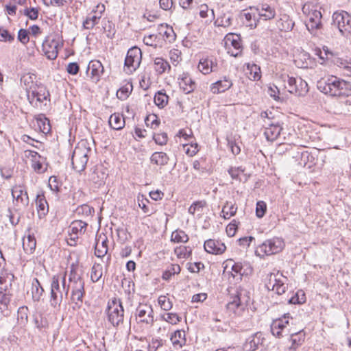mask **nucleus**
Listing matches in <instances>:
<instances>
[{
  "label": "nucleus",
  "instance_id": "obj_1",
  "mask_svg": "<svg viewBox=\"0 0 351 351\" xmlns=\"http://www.w3.org/2000/svg\"><path fill=\"white\" fill-rule=\"evenodd\" d=\"M318 89L332 97L348 96L351 93V84L336 76L322 79L317 82Z\"/></svg>",
  "mask_w": 351,
  "mask_h": 351
},
{
  "label": "nucleus",
  "instance_id": "obj_2",
  "mask_svg": "<svg viewBox=\"0 0 351 351\" xmlns=\"http://www.w3.org/2000/svg\"><path fill=\"white\" fill-rule=\"evenodd\" d=\"M66 275L53 276L51 283L50 304L54 308L60 307L64 295L66 296L69 286L66 287Z\"/></svg>",
  "mask_w": 351,
  "mask_h": 351
},
{
  "label": "nucleus",
  "instance_id": "obj_3",
  "mask_svg": "<svg viewBox=\"0 0 351 351\" xmlns=\"http://www.w3.org/2000/svg\"><path fill=\"white\" fill-rule=\"evenodd\" d=\"M90 152L91 149L86 140H82L77 144L71 157L72 166L76 171L81 172L85 169Z\"/></svg>",
  "mask_w": 351,
  "mask_h": 351
},
{
  "label": "nucleus",
  "instance_id": "obj_4",
  "mask_svg": "<svg viewBox=\"0 0 351 351\" xmlns=\"http://www.w3.org/2000/svg\"><path fill=\"white\" fill-rule=\"evenodd\" d=\"M285 246V242L282 239L274 237L258 245L255 250V254L260 257L276 254L280 252Z\"/></svg>",
  "mask_w": 351,
  "mask_h": 351
},
{
  "label": "nucleus",
  "instance_id": "obj_5",
  "mask_svg": "<svg viewBox=\"0 0 351 351\" xmlns=\"http://www.w3.org/2000/svg\"><path fill=\"white\" fill-rule=\"evenodd\" d=\"M135 317L138 324L143 328L152 326L154 322V311L151 305L140 304L135 312Z\"/></svg>",
  "mask_w": 351,
  "mask_h": 351
},
{
  "label": "nucleus",
  "instance_id": "obj_6",
  "mask_svg": "<svg viewBox=\"0 0 351 351\" xmlns=\"http://www.w3.org/2000/svg\"><path fill=\"white\" fill-rule=\"evenodd\" d=\"M108 317L109 322L114 326H118L123 322L124 311L119 300L114 299L108 302Z\"/></svg>",
  "mask_w": 351,
  "mask_h": 351
},
{
  "label": "nucleus",
  "instance_id": "obj_7",
  "mask_svg": "<svg viewBox=\"0 0 351 351\" xmlns=\"http://www.w3.org/2000/svg\"><path fill=\"white\" fill-rule=\"evenodd\" d=\"M283 77L284 82H287L285 88L290 93L298 96H304L308 93V84L301 77L295 78L289 75L283 76Z\"/></svg>",
  "mask_w": 351,
  "mask_h": 351
},
{
  "label": "nucleus",
  "instance_id": "obj_8",
  "mask_svg": "<svg viewBox=\"0 0 351 351\" xmlns=\"http://www.w3.org/2000/svg\"><path fill=\"white\" fill-rule=\"evenodd\" d=\"M141 59L142 53L141 49L137 47L130 48L128 51L125 59V71L128 74L132 73L139 67Z\"/></svg>",
  "mask_w": 351,
  "mask_h": 351
},
{
  "label": "nucleus",
  "instance_id": "obj_9",
  "mask_svg": "<svg viewBox=\"0 0 351 351\" xmlns=\"http://www.w3.org/2000/svg\"><path fill=\"white\" fill-rule=\"evenodd\" d=\"M332 18L341 34L346 38H350L351 16L346 12H341L334 13Z\"/></svg>",
  "mask_w": 351,
  "mask_h": 351
},
{
  "label": "nucleus",
  "instance_id": "obj_10",
  "mask_svg": "<svg viewBox=\"0 0 351 351\" xmlns=\"http://www.w3.org/2000/svg\"><path fill=\"white\" fill-rule=\"evenodd\" d=\"M287 278L281 273H271L268 277L266 287L269 290H272L278 295L284 293L287 289Z\"/></svg>",
  "mask_w": 351,
  "mask_h": 351
},
{
  "label": "nucleus",
  "instance_id": "obj_11",
  "mask_svg": "<svg viewBox=\"0 0 351 351\" xmlns=\"http://www.w3.org/2000/svg\"><path fill=\"white\" fill-rule=\"evenodd\" d=\"M59 40L54 36H47L43 43L42 48L46 57L49 60H55L58 54Z\"/></svg>",
  "mask_w": 351,
  "mask_h": 351
},
{
  "label": "nucleus",
  "instance_id": "obj_12",
  "mask_svg": "<svg viewBox=\"0 0 351 351\" xmlns=\"http://www.w3.org/2000/svg\"><path fill=\"white\" fill-rule=\"evenodd\" d=\"M12 196L16 206L26 208L29 204V197L23 185L16 184L12 189Z\"/></svg>",
  "mask_w": 351,
  "mask_h": 351
},
{
  "label": "nucleus",
  "instance_id": "obj_13",
  "mask_svg": "<svg viewBox=\"0 0 351 351\" xmlns=\"http://www.w3.org/2000/svg\"><path fill=\"white\" fill-rule=\"evenodd\" d=\"M38 90H34L31 93L27 94V98L29 102L36 107L41 108L44 101H49V93L44 87H38Z\"/></svg>",
  "mask_w": 351,
  "mask_h": 351
},
{
  "label": "nucleus",
  "instance_id": "obj_14",
  "mask_svg": "<svg viewBox=\"0 0 351 351\" xmlns=\"http://www.w3.org/2000/svg\"><path fill=\"white\" fill-rule=\"evenodd\" d=\"M290 317V314H285L283 318L274 320L271 325V331L274 336L280 338L283 337V334L288 335L287 332L289 330L287 328L289 325L288 319Z\"/></svg>",
  "mask_w": 351,
  "mask_h": 351
},
{
  "label": "nucleus",
  "instance_id": "obj_15",
  "mask_svg": "<svg viewBox=\"0 0 351 351\" xmlns=\"http://www.w3.org/2000/svg\"><path fill=\"white\" fill-rule=\"evenodd\" d=\"M265 132L264 134L267 141H274L279 136L282 128L278 123L269 121V119L264 120Z\"/></svg>",
  "mask_w": 351,
  "mask_h": 351
},
{
  "label": "nucleus",
  "instance_id": "obj_16",
  "mask_svg": "<svg viewBox=\"0 0 351 351\" xmlns=\"http://www.w3.org/2000/svg\"><path fill=\"white\" fill-rule=\"evenodd\" d=\"M108 239L105 234H99L96 237L95 246V254L99 257H104L107 254L108 250Z\"/></svg>",
  "mask_w": 351,
  "mask_h": 351
},
{
  "label": "nucleus",
  "instance_id": "obj_17",
  "mask_svg": "<svg viewBox=\"0 0 351 351\" xmlns=\"http://www.w3.org/2000/svg\"><path fill=\"white\" fill-rule=\"evenodd\" d=\"M198 69L204 75L215 72L217 70V62L215 58L207 57L199 60Z\"/></svg>",
  "mask_w": 351,
  "mask_h": 351
},
{
  "label": "nucleus",
  "instance_id": "obj_18",
  "mask_svg": "<svg viewBox=\"0 0 351 351\" xmlns=\"http://www.w3.org/2000/svg\"><path fill=\"white\" fill-rule=\"evenodd\" d=\"M204 247L208 253L213 254H221L226 249L223 243L220 241L213 239H208L206 241L204 242Z\"/></svg>",
  "mask_w": 351,
  "mask_h": 351
},
{
  "label": "nucleus",
  "instance_id": "obj_19",
  "mask_svg": "<svg viewBox=\"0 0 351 351\" xmlns=\"http://www.w3.org/2000/svg\"><path fill=\"white\" fill-rule=\"evenodd\" d=\"M232 86V82L229 77L225 76L223 79L213 83L210 89L213 94H219L230 89Z\"/></svg>",
  "mask_w": 351,
  "mask_h": 351
},
{
  "label": "nucleus",
  "instance_id": "obj_20",
  "mask_svg": "<svg viewBox=\"0 0 351 351\" xmlns=\"http://www.w3.org/2000/svg\"><path fill=\"white\" fill-rule=\"evenodd\" d=\"M104 71V66L99 60H91L88 65L87 73L90 71V77L95 82L99 81Z\"/></svg>",
  "mask_w": 351,
  "mask_h": 351
},
{
  "label": "nucleus",
  "instance_id": "obj_21",
  "mask_svg": "<svg viewBox=\"0 0 351 351\" xmlns=\"http://www.w3.org/2000/svg\"><path fill=\"white\" fill-rule=\"evenodd\" d=\"M306 16L308 18V21L306 22V26L309 31H313L320 27L322 25L321 19L322 16L319 10L317 9L316 10H314V12H311Z\"/></svg>",
  "mask_w": 351,
  "mask_h": 351
},
{
  "label": "nucleus",
  "instance_id": "obj_22",
  "mask_svg": "<svg viewBox=\"0 0 351 351\" xmlns=\"http://www.w3.org/2000/svg\"><path fill=\"white\" fill-rule=\"evenodd\" d=\"M226 45L233 47L234 50L229 48L228 53L231 54V56L237 57L241 52V39L238 35L235 34H230L226 37Z\"/></svg>",
  "mask_w": 351,
  "mask_h": 351
},
{
  "label": "nucleus",
  "instance_id": "obj_23",
  "mask_svg": "<svg viewBox=\"0 0 351 351\" xmlns=\"http://www.w3.org/2000/svg\"><path fill=\"white\" fill-rule=\"evenodd\" d=\"M106 178L107 174L102 167L94 168L88 176V180L98 186L104 184Z\"/></svg>",
  "mask_w": 351,
  "mask_h": 351
},
{
  "label": "nucleus",
  "instance_id": "obj_24",
  "mask_svg": "<svg viewBox=\"0 0 351 351\" xmlns=\"http://www.w3.org/2000/svg\"><path fill=\"white\" fill-rule=\"evenodd\" d=\"M179 80L180 88L186 93L189 94L195 88V82L192 80L188 73H182Z\"/></svg>",
  "mask_w": 351,
  "mask_h": 351
},
{
  "label": "nucleus",
  "instance_id": "obj_25",
  "mask_svg": "<svg viewBox=\"0 0 351 351\" xmlns=\"http://www.w3.org/2000/svg\"><path fill=\"white\" fill-rule=\"evenodd\" d=\"M261 343V333L257 332L246 339L243 345V351H255Z\"/></svg>",
  "mask_w": 351,
  "mask_h": 351
},
{
  "label": "nucleus",
  "instance_id": "obj_26",
  "mask_svg": "<svg viewBox=\"0 0 351 351\" xmlns=\"http://www.w3.org/2000/svg\"><path fill=\"white\" fill-rule=\"evenodd\" d=\"M36 204L38 217L44 218L49 212V205L43 194H38L36 196Z\"/></svg>",
  "mask_w": 351,
  "mask_h": 351
},
{
  "label": "nucleus",
  "instance_id": "obj_27",
  "mask_svg": "<svg viewBox=\"0 0 351 351\" xmlns=\"http://www.w3.org/2000/svg\"><path fill=\"white\" fill-rule=\"evenodd\" d=\"M227 309L229 312L232 313L236 316H241L245 309V306L241 302L240 298L237 295L232 302L227 304Z\"/></svg>",
  "mask_w": 351,
  "mask_h": 351
},
{
  "label": "nucleus",
  "instance_id": "obj_28",
  "mask_svg": "<svg viewBox=\"0 0 351 351\" xmlns=\"http://www.w3.org/2000/svg\"><path fill=\"white\" fill-rule=\"evenodd\" d=\"M36 75L33 73H25L21 78V83L25 88L27 95L36 89Z\"/></svg>",
  "mask_w": 351,
  "mask_h": 351
},
{
  "label": "nucleus",
  "instance_id": "obj_29",
  "mask_svg": "<svg viewBox=\"0 0 351 351\" xmlns=\"http://www.w3.org/2000/svg\"><path fill=\"white\" fill-rule=\"evenodd\" d=\"M260 67L254 63L246 64L245 74L250 80H258L261 77Z\"/></svg>",
  "mask_w": 351,
  "mask_h": 351
},
{
  "label": "nucleus",
  "instance_id": "obj_30",
  "mask_svg": "<svg viewBox=\"0 0 351 351\" xmlns=\"http://www.w3.org/2000/svg\"><path fill=\"white\" fill-rule=\"evenodd\" d=\"M261 19L265 21L271 20L275 17V10L267 4H263L260 8H257Z\"/></svg>",
  "mask_w": 351,
  "mask_h": 351
},
{
  "label": "nucleus",
  "instance_id": "obj_31",
  "mask_svg": "<svg viewBox=\"0 0 351 351\" xmlns=\"http://www.w3.org/2000/svg\"><path fill=\"white\" fill-rule=\"evenodd\" d=\"M159 34L162 36L167 41L173 42L176 40V34L171 27L167 24H160L158 28Z\"/></svg>",
  "mask_w": 351,
  "mask_h": 351
},
{
  "label": "nucleus",
  "instance_id": "obj_32",
  "mask_svg": "<svg viewBox=\"0 0 351 351\" xmlns=\"http://www.w3.org/2000/svg\"><path fill=\"white\" fill-rule=\"evenodd\" d=\"M36 245V239L34 235L28 234L23 239V248L27 254H32Z\"/></svg>",
  "mask_w": 351,
  "mask_h": 351
},
{
  "label": "nucleus",
  "instance_id": "obj_33",
  "mask_svg": "<svg viewBox=\"0 0 351 351\" xmlns=\"http://www.w3.org/2000/svg\"><path fill=\"white\" fill-rule=\"evenodd\" d=\"M332 62L337 66L343 69V74L344 75L351 77V63L347 60H343L339 57H331Z\"/></svg>",
  "mask_w": 351,
  "mask_h": 351
},
{
  "label": "nucleus",
  "instance_id": "obj_34",
  "mask_svg": "<svg viewBox=\"0 0 351 351\" xmlns=\"http://www.w3.org/2000/svg\"><path fill=\"white\" fill-rule=\"evenodd\" d=\"M228 173L232 179L239 180L241 182H246L248 179V175L245 173V169L241 167H231Z\"/></svg>",
  "mask_w": 351,
  "mask_h": 351
},
{
  "label": "nucleus",
  "instance_id": "obj_35",
  "mask_svg": "<svg viewBox=\"0 0 351 351\" xmlns=\"http://www.w3.org/2000/svg\"><path fill=\"white\" fill-rule=\"evenodd\" d=\"M109 124L114 130H121L125 125V120L123 116L120 114H112L109 118Z\"/></svg>",
  "mask_w": 351,
  "mask_h": 351
},
{
  "label": "nucleus",
  "instance_id": "obj_36",
  "mask_svg": "<svg viewBox=\"0 0 351 351\" xmlns=\"http://www.w3.org/2000/svg\"><path fill=\"white\" fill-rule=\"evenodd\" d=\"M151 162L158 165V166H164L168 163L169 161V157L167 155L166 153L158 152H154L151 158Z\"/></svg>",
  "mask_w": 351,
  "mask_h": 351
},
{
  "label": "nucleus",
  "instance_id": "obj_37",
  "mask_svg": "<svg viewBox=\"0 0 351 351\" xmlns=\"http://www.w3.org/2000/svg\"><path fill=\"white\" fill-rule=\"evenodd\" d=\"M100 19L101 14H97L96 11L93 10V13H90L83 22V26L87 29H92L99 23Z\"/></svg>",
  "mask_w": 351,
  "mask_h": 351
},
{
  "label": "nucleus",
  "instance_id": "obj_38",
  "mask_svg": "<svg viewBox=\"0 0 351 351\" xmlns=\"http://www.w3.org/2000/svg\"><path fill=\"white\" fill-rule=\"evenodd\" d=\"M44 293V289L41 287L40 282L37 278H34L32 283V295L34 301H39Z\"/></svg>",
  "mask_w": 351,
  "mask_h": 351
},
{
  "label": "nucleus",
  "instance_id": "obj_39",
  "mask_svg": "<svg viewBox=\"0 0 351 351\" xmlns=\"http://www.w3.org/2000/svg\"><path fill=\"white\" fill-rule=\"evenodd\" d=\"M87 223L81 220L73 221L69 227L72 233L82 235L86 232Z\"/></svg>",
  "mask_w": 351,
  "mask_h": 351
},
{
  "label": "nucleus",
  "instance_id": "obj_40",
  "mask_svg": "<svg viewBox=\"0 0 351 351\" xmlns=\"http://www.w3.org/2000/svg\"><path fill=\"white\" fill-rule=\"evenodd\" d=\"M69 280L71 282L72 292L84 290V282L79 276L75 274L72 276V274H71ZM69 286L70 287V285Z\"/></svg>",
  "mask_w": 351,
  "mask_h": 351
},
{
  "label": "nucleus",
  "instance_id": "obj_41",
  "mask_svg": "<svg viewBox=\"0 0 351 351\" xmlns=\"http://www.w3.org/2000/svg\"><path fill=\"white\" fill-rule=\"evenodd\" d=\"M228 266L231 267L232 276L234 278H237V280H241V276L244 274L242 264L240 263H234L232 260H229L226 267Z\"/></svg>",
  "mask_w": 351,
  "mask_h": 351
},
{
  "label": "nucleus",
  "instance_id": "obj_42",
  "mask_svg": "<svg viewBox=\"0 0 351 351\" xmlns=\"http://www.w3.org/2000/svg\"><path fill=\"white\" fill-rule=\"evenodd\" d=\"M171 341L174 346H178L179 348L185 344V332L184 330H176L171 337Z\"/></svg>",
  "mask_w": 351,
  "mask_h": 351
},
{
  "label": "nucleus",
  "instance_id": "obj_43",
  "mask_svg": "<svg viewBox=\"0 0 351 351\" xmlns=\"http://www.w3.org/2000/svg\"><path fill=\"white\" fill-rule=\"evenodd\" d=\"M171 66L168 62L162 58H156L154 60V69L158 74L165 73L167 69L169 70Z\"/></svg>",
  "mask_w": 351,
  "mask_h": 351
},
{
  "label": "nucleus",
  "instance_id": "obj_44",
  "mask_svg": "<svg viewBox=\"0 0 351 351\" xmlns=\"http://www.w3.org/2000/svg\"><path fill=\"white\" fill-rule=\"evenodd\" d=\"M11 298L9 295L0 292V317L8 313Z\"/></svg>",
  "mask_w": 351,
  "mask_h": 351
},
{
  "label": "nucleus",
  "instance_id": "obj_45",
  "mask_svg": "<svg viewBox=\"0 0 351 351\" xmlns=\"http://www.w3.org/2000/svg\"><path fill=\"white\" fill-rule=\"evenodd\" d=\"M304 5L302 11L306 16L308 15L311 12H314L318 8L317 0H303Z\"/></svg>",
  "mask_w": 351,
  "mask_h": 351
},
{
  "label": "nucleus",
  "instance_id": "obj_46",
  "mask_svg": "<svg viewBox=\"0 0 351 351\" xmlns=\"http://www.w3.org/2000/svg\"><path fill=\"white\" fill-rule=\"evenodd\" d=\"M171 241L174 243H186L189 237L183 230H176L172 232Z\"/></svg>",
  "mask_w": 351,
  "mask_h": 351
},
{
  "label": "nucleus",
  "instance_id": "obj_47",
  "mask_svg": "<svg viewBox=\"0 0 351 351\" xmlns=\"http://www.w3.org/2000/svg\"><path fill=\"white\" fill-rule=\"evenodd\" d=\"M168 99V95L161 91H158L154 96V103L159 108H163L167 104Z\"/></svg>",
  "mask_w": 351,
  "mask_h": 351
},
{
  "label": "nucleus",
  "instance_id": "obj_48",
  "mask_svg": "<svg viewBox=\"0 0 351 351\" xmlns=\"http://www.w3.org/2000/svg\"><path fill=\"white\" fill-rule=\"evenodd\" d=\"M294 23L287 16L281 18L278 23V27L282 31L288 32L293 29Z\"/></svg>",
  "mask_w": 351,
  "mask_h": 351
},
{
  "label": "nucleus",
  "instance_id": "obj_49",
  "mask_svg": "<svg viewBox=\"0 0 351 351\" xmlns=\"http://www.w3.org/2000/svg\"><path fill=\"white\" fill-rule=\"evenodd\" d=\"M237 207L234 204L227 202L222 208L223 216L225 219H229L235 215Z\"/></svg>",
  "mask_w": 351,
  "mask_h": 351
},
{
  "label": "nucleus",
  "instance_id": "obj_50",
  "mask_svg": "<svg viewBox=\"0 0 351 351\" xmlns=\"http://www.w3.org/2000/svg\"><path fill=\"white\" fill-rule=\"evenodd\" d=\"M103 275V267L100 264H95L91 269L90 278L93 282H97Z\"/></svg>",
  "mask_w": 351,
  "mask_h": 351
},
{
  "label": "nucleus",
  "instance_id": "obj_51",
  "mask_svg": "<svg viewBox=\"0 0 351 351\" xmlns=\"http://www.w3.org/2000/svg\"><path fill=\"white\" fill-rule=\"evenodd\" d=\"M308 60H310L309 55L306 52H301L295 60V62L298 67L303 68L308 66Z\"/></svg>",
  "mask_w": 351,
  "mask_h": 351
},
{
  "label": "nucleus",
  "instance_id": "obj_52",
  "mask_svg": "<svg viewBox=\"0 0 351 351\" xmlns=\"http://www.w3.org/2000/svg\"><path fill=\"white\" fill-rule=\"evenodd\" d=\"M215 25L223 27H229L232 24V17L228 14H223L215 21Z\"/></svg>",
  "mask_w": 351,
  "mask_h": 351
},
{
  "label": "nucleus",
  "instance_id": "obj_53",
  "mask_svg": "<svg viewBox=\"0 0 351 351\" xmlns=\"http://www.w3.org/2000/svg\"><path fill=\"white\" fill-rule=\"evenodd\" d=\"M206 206V202L204 200L197 201L193 203V204L189 208V213L193 215L195 213H201L204 207Z\"/></svg>",
  "mask_w": 351,
  "mask_h": 351
},
{
  "label": "nucleus",
  "instance_id": "obj_54",
  "mask_svg": "<svg viewBox=\"0 0 351 351\" xmlns=\"http://www.w3.org/2000/svg\"><path fill=\"white\" fill-rule=\"evenodd\" d=\"M28 308L27 306H21L17 312V319L20 324H25L27 322Z\"/></svg>",
  "mask_w": 351,
  "mask_h": 351
},
{
  "label": "nucleus",
  "instance_id": "obj_55",
  "mask_svg": "<svg viewBox=\"0 0 351 351\" xmlns=\"http://www.w3.org/2000/svg\"><path fill=\"white\" fill-rule=\"evenodd\" d=\"M132 90V84H127L120 88L117 92V96L119 99L124 100L127 99Z\"/></svg>",
  "mask_w": 351,
  "mask_h": 351
},
{
  "label": "nucleus",
  "instance_id": "obj_56",
  "mask_svg": "<svg viewBox=\"0 0 351 351\" xmlns=\"http://www.w3.org/2000/svg\"><path fill=\"white\" fill-rule=\"evenodd\" d=\"M169 58L173 65L177 66L182 61V53L180 50L173 49L169 51Z\"/></svg>",
  "mask_w": 351,
  "mask_h": 351
},
{
  "label": "nucleus",
  "instance_id": "obj_57",
  "mask_svg": "<svg viewBox=\"0 0 351 351\" xmlns=\"http://www.w3.org/2000/svg\"><path fill=\"white\" fill-rule=\"evenodd\" d=\"M162 319L171 324H176L181 321V317L173 313H167L161 316Z\"/></svg>",
  "mask_w": 351,
  "mask_h": 351
},
{
  "label": "nucleus",
  "instance_id": "obj_58",
  "mask_svg": "<svg viewBox=\"0 0 351 351\" xmlns=\"http://www.w3.org/2000/svg\"><path fill=\"white\" fill-rule=\"evenodd\" d=\"M158 302L160 308L166 311H169L173 306L172 302L170 301L169 298L165 295L159 296Z\"/></svg>",
  "mask_w": 351,
  "mask_h": 351
},
{
  "label": "nucleus",
  "instance_id": "obj_59",
  "mask_svg": "<svg viewBox=\"0 0 351 351\" xmlns=\"http://www.w3.org/2000/svg\"><path fill=\"white\" fill-rule=\"evenodd\" d=\"M145 122L147 127H150L153 129L158 128L160 124V120L154 114L148 115L146 117Z\"/></svg>",
  "mask_w": 351,
  "mask_h": 351
},
{
  "label": "nucleus",
  "instance_id": "obj_60",
  "mask_svg": "<svg viewBox=\"0 0 351 351\" xmlns=\"http://www.w3.org/2000/svg\"><path fill=\"white\" fill-rule=\"evenodd\" d=\"M306 301V297L304 293L300 290L297 291L295 295L293 297H291L289 300V303L291 304H303Z\"/></svg>",
  "mask_w": 351,
  "mask_h": 351
},
{
  "label": "nucleus",
  "instance_id": "obj_61",
  "mask_svg": "<svg viewBox=\"0 0 351 351\" xmlns=\"http://www.w3.org/2000/svg\"><path fill=\"white\" fill-rule=\"evenodd\" d=\"M175 253L180 258H188L191 254V249L185 246H180L175 249Z\"/></svg>",
  "mask_w": 351,
  "mask_h": 351
},
{
  "label": "nucleus",
  "instance_id": "obj_62",
  "mask_svg": "<svg viewBox=\"0 0 351 351\" xmlns=\"http://www.w3.org/2000/svg\"><path fill=\"white\" fill-rule=\"evenodd\" d=\"M199 15L202 18L210 16V19H213L215 16L213 10H209L206 4H202L199 6Z\"/></svg>",
  "mask_w": 351,
  "mask_h": 351
},
{
  "label": "nucleus",
  "instance_id": "obj_63",
  "mask_svg": "<svg viewBox=\"0 0 351 351\" xmlns=\"http://www.w3.org/2000/svg\"><path fill=\"white\" fill-rule=\"evenodd\" d=\"M37 123L43 133H48L50 131L49 121L47 118L38 119Z\"/></svg>",
  "mask_w": 351,
  "mask_h": 351
},
{
  "label": "nucleus",
  "instance_id": "obj_64",
  "mask_svg": "<svg viewBox=\"0 0 351 351\" xmlns=\"http://www.w3.org/2000/svg\"><path fill=\"white\" fill-rule=\"evenodd\" d=\"M267 206L263 201H259L256 204V215L258 218L263 217L266 212Z\"/></svg>",
  "mask_w": 351,
  "mask_h": 351
}]
</instances>
